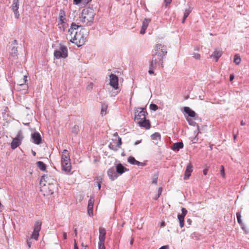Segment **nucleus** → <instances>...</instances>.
Segmentation results:
<instances>
[{"label": "nucleus", "mask_w": 249, "mask_h": 249, "mask_svg": "<svg viewBox=\"0 0 249 249\" xmlns=\"http://www.w3.org/2000/svg\"><path fill=\"white\" fill-rule=\"evenodd\" d=\"M208 169L207 168H205L203 171V174L204 175H206L208 173Z\"/></svg>", "instance_id": "obj_53"}, {"label": "nucleus", "mask_w": 249, "mask_h": 249, "mask_svg": "<svg viewBox=\"0 0 249 249\" xmlns=\"http://www.w3.org/2000/svg\"><path fill=\"white\" fill-rule=\"evenodd\" d=\"M69 161H71L70 153L67 150L65 149L62 153L61 161L67 162Z\"/></svg>", "instance_id": "obj_18"}, {"label": "nucleus", "mask_w": 249, "mask_h": 249, "mask_svg": "<svg viewBox=\"0 0 249 249\" xmlns=\"http://www.w3.org/2000/svg\"><path fill=\"white\" fill-rule=\"evenodd\" d=\"M151 139L156 141V143H158V141H160L161 135L158 132H155L151 136Z\"/></svg>", "instance_id": "obj_26"}, {"label": "nucleus", "mask_w": 249, "mask_h": 249, "mask_svg": "<svg viewBox=\"0 0 249 249\" xmlns=\"http://www.w3.org/2000/svg\"><path fill=\"white\" fill-rule=\"evenodd\" d=\"M93 87V83L92 82H90L87 86L88 90H91Z\"/></svg>", "instance_id": "obj_46"}, {"label": "nucleus", "mask_w": 249, "mask_h": 249, "mask_svg": "<svg viewBox=\"0 0 249 249\" xmlns=\"http://www.w3.org/2000/svg\"><path fill=\"white\" fill-rule=\"evenodd\" d=\"M246 123L243 121H241V125H245Z\"/></svg>", "instance_id": "obj_63"}, {"label": "nucleus", "mask_w": 249, "mask_h": 249, "mask_svg": "<svg viewBox=\"0 0 249 249\" xmlns=\"http://www.w3.org/2000/svg\"><path fill=\"white\" fill-rule=\"evenodd\" d=\"M74 234H75V235L76 236L77 235V229H76V228H74Z\"/></svg>", "instance_id": "obj_62"}, {"label": "nucleus", "mask_w": 249, "mask_h": 249, "mask_svg": "<svg viewBox=\"0 0 249 249\" xmlns=\"http://www.w3.org/2000/svg\"><path fill=\"white\" fill-rule=\"evenodd\" d=\"M79 131V126L78 125H75L72 128V133H73L74 134H77L78 132Z\"/></svg>", "instance_id": "obj_38"}, {"label": "nucleus", "mask_w": 249, "mask_h": 249, "mask_svg": "<svg viewBox=\"0 0 249 249\" xmlns=\"http://www.w3.org/2000/svg\"><path fill=\"white\" fill-rule=\"evenodd\" d=\"M129 170L124 167L121 163H119L116 165V172L117 174L122 175Z\"/></svg>", "instance_id": "obj_20"}, {"label": "nucleus", "mask_w": 249, "mask_h": 249, "mask_svg": "<svg viewBox=\"0 0 249 249\" xmlns=\"http://www.w3.org/2000/svg\"><path fill=\"white\" fill-rule=\"evenodd\" d=\"M193 172V166L190 162L189 163L186 168L185 171L184 179H187L191 176L192 172Z\"/></svg>", "instance_id": "obj_15"}, {"label": "nucleus", "mask_w": 249, "mask_h": 249, "mask_svg": "<svg viewBox=\"0 0 249 249\" xmlns=\"http://www.w3.org/2000/svg\"><path fill=\"white\" fill-rule=\"evenodd\" d=\"M236 217L238 223L241 225L242 228L243 229V226L244 225L243 223L241 220V215L240 213L237 212L236 213Z\"/></svg>", "instance_id": "obj_31"}, {"label": "nucleus", "mask_w": 249, "mask_h": 249, "mask_svg": "<svg viewBox=\"0 0 249 249\" xmlns=\"http://www.w3.org/2000/svg\"><path fill=\"white\" fill-rule=\"evenodd\" d=\"M99 241L105 242L106 234V230L105 228L100 227L99 229Z\"/></svg>", "instance_id": "obj_19"}, {"label": "nucleus", "mask_w": 249, "mask_h": 249, "mask_svg": "<svg viewBox=\"0 0 249 249\" xmlns=\"http://www.w3.org/2000/svg\"><path fill=\"white\" fill-rule=\"evenodd\" d=\"M31 138L33 142L36 144H39L41 142L40 134L38 132H35L31 134Z\"/></svg>", "instance_id": "obj_12"}, {"label": "nucleus", "mask_w": 249, "mask_h": 249, "mask_svg": "<svg viewBox=\"0 0 249 249\" xmlns=\"http://www.w3.org/2000/svg\"><path fill=\"white\" fill-rule=\"evenodd\" d=\"M53 193V191L52 190V189H50V191H49V194L52 195Z\"/></svg>", "instance_id": "obj_64"}, {"label": "nucleus", "mask_w": 249, "mask_h": 249, "mask_svg": "<svg viewBox=\"0 0 249 249\" xmlns=\"http://www.w3.org/2000/svg\"><path fill=\"white\" fill-rule=\"evenodd\" d=\"M36 165L37 167L42 171H44L46 170V164L43 163L42 161H38L36 162Z\"/></svg>", "instance_id": "obj_27"}, {"label": "nucleus", "mask_w": 249, "mask_h": 249, "mask_svg": "<svg viewBox=\"0 0 249 249\" xmlns=\"http://www.w3.org/2000/svg\"><path fill=\"white\" fill-rule=\"evenodd\" d=\"M74 249H78L75 240H74Z\"/></svg>", "instance_id": "obj_59"}, {"label": "nucleus", "mask_w": 249, "mask_h": 249, "mask_svg": "<svg viewBox=\"0 0 249 249\" xmlns=\"http://www.w3.org/2000/svg\"><path fill=\"white\" fill-rule=\"evenodd\" d=\"M220 174L221 176L223 178L225 177V171H224V168L223 165H221L220 166Z\"/></svg>", "instance_id": "obj_42"}, {"label": "nucleus", "mask_w": 249, "mask_h": 249, "mask_svg": "<svg viewBox=\"0 0 249 249\" xmlns=\"http://www.w3.org/2000/svg\"><path fill=\"white\" fill-rule=\"evenodd\" d=\"M187 213V211L184 208L181 209V213L178 215V219L179 223V226L181 228L184 227V217Z\"/></svg>", "instance_id": "obj_10"}, {"label": "nucleus", "mask_w": 249, "mask_h": 249, "mask_svg": "<svg viewBox=\"0 0 249 249\" xmlns=\"http://www.w3.org/2000/svg\"><path fill=\"white\" fill-rule=\"evenodd\" d=\"M157 181H158V178L156 177V178H154L152 179V183L153 184H157Z\"/></svg>", "instance_id": "obj_49"}, {"label": "nucleus", "mask_w": 249, "mask_h": 249, "mask_svg": "<svg viewBox=\"0 0 249 249\" xmlns=\"http://www.w3.org/2000/svg\"><path fill=\"white\" fill-rule=\"evenodd\" d=\"M151 20L150 19L145 18L142 22V27L145 28L147 29L148 25L150 22Z\"/></svg>", "instance_id": "obj_33"}, {"label": "nucleus", "mask_w": 249, "mask_h": 249, "mask_svg": "<svg viewBox=\"0 0 249 249\" xmlns=\"http://www.w3.org/2000/svg\"><path fill=\"white\" fill-rule=\"evenodd\" d=\"M241 58L238 54H236L234 55L233 62L236 65H239L241 63Z\"/></svg>", "instance_id": "obj_32"}, {"label": "nucleus", "mask_w": 249, "mask_h": 249, "mask_svg": "<svg viewBox=\"0 0 249 249\" xmlns=\"http://www.w3.org/2000/svg\"><path fill=\"white\" fill-rule=\"evenodd\" d=\"M94 202V198L93 196H90L88 201V213L89 216L93 215V207Z\"/></svg>", "instance_id": "obj_11"}, {"label": "nucleus", "mask_w": 249, "mask_h": 249, "mask_svg": "<svg viewBox=\"0 0 249 249\" xmlns=\"http://www.w3.org/2000/svg\"><path fill=\"white\" fill-rule=\"evenodd\" d=\"M107 108V107L106 106L102 107L101 111V114H102V115L106 114Z\"/></svg>", "instance_id": "obj_44"}, {"label": "nucleus", "mask_w": 249, "mask_h": 249, "mask_svg": "<svg viewBox=\"0 0 249 249\" xmlns=\"http://www.w3.org/2000/svg\"><path fill=\"white\" fill-rule=\"evenodd\" d=\"M19 8V2L13 1L12 9L13 11H17Z\"/></svg>", "instance_id": "obj_35"}, {"label": "nucleus", "mask_w": 249, "mask_h": 249, "mask_svg": "<svg viewBox=\"0 0 249 249\" xmlns=\"http://www.w3.org/2000/svg\"><path fill=\"white\" fill-rule=\"evenodd\" d=\"M149 108L151 110L156 111L158 109V106L154 104H151L149 106Z\"/></svg>", "instance_id": "obj_39"}, {"label": "nucleus", "mask_w": 249, "mask_h": 249, "mask_svg": "<svg viewBox=\"0 0 249 249\" xmlns=\"http://www.w3.org/2000/svg\"><path fill=\"white\" fill-rule=\"evenodd\" d=\"M59 51L63 55V58H65L68 56V49L64 45H60L59 47Z\"/></svg>", "instance_id": "obj_22"}, {"label": "nucleus", "mask_w": 249, "mask_h": 249, "mask_svg": "<svg viewBox=\"0 0 249 249\" xmlns=\"http://www.w3.org/2000/svg\"><path fill=\"white\" fill-rule=\"evenodd\" d=\"M234 75L233 74H231L230 76V80L231 81H232L233 79H234Z\"/></svg>", "instance_id": "obj_58"}, {"label": "nucleus", "mask_w": 249, "mask_h": 249, "mask_svg": "<svg viewBox=\"0 0 249 249\" xmlns=\"http://www.w3.org/2000/svg\"><path fill=\"white\" fill-rule=\"evenodd\" d=\"M17 43L16 40L12 44V47L10 51V55L13 57H16L18 54V50L17 47Z\"/></svg>", "instance_id": "obj_16"}, {"label": "nucleus", "mask_w": 249, "mask_h": 249, "mask_svg": "<svg viewBox=\"0 0 249 249\" xmlns=\"http://www.w3.org/2000/svg\"><path fill=\"white\" fill-rule=\"evenodd\" d=\"M27 81V77L26 76H24L23 79L22 81L20 82V84H19V86L21 87H23V89H26L27 88V85H26V83Z\"/></svg>", "instance_id": "obj_28"}, {"label": "nucleus", "mask_w": 249, "mask_h": 249, "mask_svg": "<svg viewBox=\"0 0 249 249\" xmlns=\"http://www.w3.org/2000/svg\"><path fill=\"white\" fill-rule=\"evenodd\" d=\"M95 13L91 7L84 8L79 17L80 20L87 26H90L93 22Z\"/></svg>", "instance_id": "obj_2"}, {"label": "nucleus", "mask_w": 249, "mask_h": 249, "mask_svg": "<svg viewBox=\"0 0 249 249\" xmlns=\"http://www.w3.org/2000/svg\"><path fill=\"white\" fill-rule=\"evenodd\" d=\"M23 139V136L21 132H18L16 137L13 140L11 146L12 149H15L20 144Z\"/></svg>", "instance_id": "obj_6"}, {"label": "nucleus", "mask_w": 249, "mask_h": 249, "mask_svg": "<svg viewBox=\"0 0 249 249\" xmlns=\"http://www.w3.org/2000/svg\"><path fill=\"white\" fill-rule=\"evenodd\" d=\"M222 54L221 51L215 50L211 55V57L215 59L216 61H217L218 59L221 57Z\"/></svg>", "instance_id": "obj_24"}, {"label": "nucleus", "mask_w": 249, "mask_h": 249, "mask_svg": "<svg viewBox=\"0 0 249 249\" xmlns=\"http://www.w3.org/2000/svg\"><path fill=\"white\" fill-rule=\"evenodd\" d=\"M192 10V8L191 7H189V8L185 9L183 17H184L185 18H187L191 12Z\"/></svg>", "instance_id": "obj_37"}, {"label": "nucleus", "mask_w": 249, "mask_h": 249, "mask_svg": "<svg viewBox=\"0 0 249 249\" xmlns=\"http://www.w3.org/2000/svg\"><path fill=\"white\" fill-rule=\"evenodd\" d=\"M159 249H169V246L165 245L161 247Z\"/></svg>", "instance_id": "obj_52"}, {"label": "nucleus", "mask_w": 249, "mask_h": 249, "mask_svg": "<svg viewBox=\"0 0 249 249\" xmlns=\"http://www.w3.org/2000/svg\"><path fill=\"white\" fill-rule=\"evenodd\" d=\"M92 0H83L84 2L86 3H88L90 2Z\"/></svg>", "instance_id": "obj_61"}, {"label": "nucleus", "mask_w": 249, "mask_h": 249, "mask_svg": "<svg viewBox=\"0 0 249 249\" xmlns=\"http://www.w3.org/2000/svg\"><path fill=\"white\" fill-rule=\"evenodd\" d=\"M54 56L57 59H59L60 58H63V55L62 53H60L59 50L55 51L54 52Z\"/></svg>", "instance_id": "obj_34"}, {"label": "nucleus", "mask_w": 249, "mask_h": 249, "mask_svg": "<svg viewBox=\"0 0 249 249\" xmlns=\"http://www.w3.org/2000/svg\"><path fill=\"white\" fill-rule=\"evenodd\" d=\"M172 1V0H164V2L165 3L166 5H167L168 4H170Z\"/></svg>", "instance_id": "obj_54"}, {"label": "nucleus", "mask_w": 249, "mask_h": 249, "mask_svg": "<svg viewBox=\"0 0 249 249\" xmlns=\"http://www.w3.org/2000/svg\"><path fill=\"white\" fill-rule=\"evenodd\" d=\"M109 85L114 89H117L119 88L118 77L114 74H111L109 75Z\"/></svg>", "instance_id": "obj_9"}, {"label": "nucleus", "mask_w": 249, "mask_h": 249, "mask_svg": "<svg viewBox=\"0 0 249 249\" xmlns=\"http://www.w3.org/2000/svg\"><path fill=\"white\" fill-rule=\"evenodd\" d=\"M154 69H150L148 71V73L150 74H154Z\"/></svg>", "instance_id": "obj_57"}, {"label": "nucleus", "mask_w": 249, "mask_h": 249, "mask_svg": "<svg viewBox=\"0 0 249 249\" xmlns=\"http://www.w3.org/2000/svg\"><path fill=\"white\" fill-rule=\"evenodd\" d=\"M192 221L190 218H188L187 219V223L188 224V225L190 226L192 225Z\"/></svg>", "instance_id": "obj_50"}, {"label": "nucleus", "mask_w": 249, "mask_h": 249, "mask_svg": "<svg viewBox=\"0 0 249 249\" xmlns=\"http://www.w3.org/2000/svg\"><path fill=\"white\" fill-rule=\"evenodd\" d=\"M63 239H64V240H66V239H67V233H66V232H64L63 233Z\"/></svg>", "instance_id": "obj_56"}, {"label": "nucleus", "mask_w": 249, "mask_h": 249, "mask_svg": "<svg viewBox=\"0 0 249 249\" xmlns=\"http://www.w3.org/2000/svg\"><path fill=\"white\" fill-rule=\"evenodd\" d=\"M195 134H196V136L193 138H191V142L193 143H196L197 142L198 138L197 137V135L198 134V132L195 131L194 132Z\"/></svg>", "instance_id": "obj_36"}, {"label": "nucleus", "mask_w": 249, "mask_h": 249, "mask_svg": "<svg viewBox=\"0 0 249 249\" xmlns=\"http://www.w3.org/2000/svg\"><path fill=\"white\" fill-rule=\"evenodd\" d=\"M183 147V143L182 142H176L173 144L172 146V150L174 151H178L180 149Z\"/></svg>", "instance_id": "obj_25"}, {"label": "nucleus", "mask_w": 249, "mask_h": 249, "mask_svg": "<svg viewBox=\"0 0 249 249\" xmlns=\"http://www.w3.org/2000/svg\"><path fill=\"white\" fill-rule=\"evenodd\" d=\"M41 228V222H36L34 225V231L32 234L31 238L35 239L36 240H38L39 236V232Z\"/></svg>", "instance_id": "obj_7"}, {"label": "nucleus", "mask_w": 249, "mask_h": 249, "mask_svg": "<svg viewBox=\"0 0 249 249\" xmlns=\"http://www.w3.org/2000/svg\"><path fill=\"white\" fill-rule=\"evenodd\" d=\"M139 125L141 127H144L146 129H149L150 128V123L148 120L144 119L141 121L137 122Z\"/></svg>", "instance_id": "obj_17"}, {"label": "nucleus", "mask_w": 249, "mask_h": 249, "mask_svg": "<svg viewBox=\"0 0 249 249\" xmlns=\"http://www.w3.org/2000/svg\"><path fill=\"white\" fill-rule=\"evenodd\" d=\"M141 141H142V140L137 141H136V142H135L134 144H135V145H137V144H138L140 143L141 142Z\"/></svg>", "instance_id": "obj_60"}, {"label": "nucleus", "mask_w": 249, "mask_h": 249, "mask_svg": "<svg viewBox=\"0 0 249 249\" xmlns=\"http://www.w3.org/2000/svg\"><path fill=\"white\" fill-rule=\"evenodd\" d=\"M81 27L72 22L71 24L70 28L68 30L67 38H69L70 41L76 44L78 47H80L84 44L87 40L88 32L85 29L78 32L77 30Z\"/></svg>", "instance_id": "obj_1"}, {"label": "nucleus", "mask_w": 249, "mask_h": 249, "mask_svg": "<svg viewBox=\"0 0 249 249\" xmlns=\"http://www.w3.org/2000/svg\"><path fill=\"white\" fill-rule=\"evenodd\" d=\"M167 53L166 46L161 44H156L152 50V55L155 62L161 61Z\"/></svg>", "instance_id": "obj_3"}, {"label": "nucleus", "mask_w": 249, "mask_h": 249, "mask_svg": "<svg viewBox=\"0 0 249 249\" xmlns=\"http://www.w3.org/2000/svg\"><path fill=\"white\" fill-rule=\"evenodd\" d=\"M105 242L99 241L98 242V249H106L105 245Z\"/></svg>", "instance_id": "obj_40"}, {"label": "nucleus", "mask_w": 249, "mask_h": 249, "mask_svg": "<svg viewBox=\"0 0 249 249\" xmlns=\"http://www.w3.org/2000/svg\"><path fill=\"white\" fill-rule=\"evenodd\" d=\"M114 137H115V138L113 139L112 140L113 143L110 142L109 144L108 147L112 150L117 151L119 148H120L122 144L121 138L118 137L117 133H115L114 134Z\"/></svg>", "instance_id": "obj_5"}, {"label": "nucleus", "mask_w": 249, "mask_h": 249, "mask_svg": "<svg viewBox=\"0 0 249 249\" xmlns=\"http://www.w3.org/2000/svg\"><path fill=\"white\" fill-rule=\"evenodd\" d=\"M159 61L155 62V58H153L149 61V69H155L156 67V64Z\"/></svg>", "instance_id": "obj_30"}, {"label": "nucleus", "mask_w": 249, "mask_h": 249, "mask_svg": "<svg viewBox=\"0 0 249 249\" xmlns=\"http://www.w3.org/2000/svg\"><path fill=\"white\" fill-rule=\"evenodd\" d=\"M146 30V28H143L142 27L141 30L140 31V34H144L145 32V30Z\"/></svg>", "instance_id": "obj_47"}, {"label": "nucleus", "mask_w": 249, "mask_h": 249, "mask_svg": "<svg viewBox=\"0 0 249 249\" xmlns=\"http://www.w3.org/2000/svg\"><path fill=\"white\" fill-rule=\"evenodd\" d=\"M13 11L14 14L15 18L17 19H18L19 17V12H18V10L17 11Z\"/></svg>", "instance_id": "obj_45"}, {"label": "nucleus", "mask_w": 249, "mask_h": 249, "mask_svg": "<svg viewBox=\"0 0 249 249\" xmlns=\"http://www.w3.org/2000/svg\"><path fill=\"white\" fill-rule=\"evenodd\" d=\"M139 109H141V110H137L138 113V114H136L135 117V121L136 123L139 121H141L142 120L145 119L146 116L147 114L146 109L145 108H140Z\"/></svg>", "instance_id": "obj_8"}, {"label": "nucleus", "mask_w": 249, "mask_h": 249, "mask_svg": "<svg viewBox=\"0 0 249 249\" xmlns=\"http://www.w3.org/2000/svg\"><path fill=\"white\" fill-rule=\"evenodd\" d=\"M192 55L193 57L196 60H199L200 59V54L197 53H194Z\"/></svg>", "instance_id": "obj_41"}, {"label": "nucleus", "mask_w": 249, "mask_h": 249, "mask_svg": "<svg viewBox=\"0 0 249 249\" xmlns=\"http://www.w3.org/2000/svg\"><path fill=\"white\" fill-rule=\"evenodd\" d=\"M187 120L189 124L195 126L196 123L191 119H187Z\"/></svg>", "instance_id": "obj_43"}, {"label": "nucleus", "mask_w": 249, "mask_h": 249, "mask_svg": "<svg viewBox=\"0 0 249 249\" xmlns=\"http://www.w3.org/2000/svg\"><path fill=\"white\" fill-rule=\"evenodd\" d=\"M161 191H162V189L161 188H159V190H158V196H157V198L159 197L160 196V195L161 193Z\"/></svg>", "instance_id": "obj_55"}, {"label": "nucleus", "mask_w": 249, "mask_h": 249, "mask_svg": "<svg viewBox=\"0 0 249 249\" xmlns=\"http://www.w3.org/2000/svg\"><path fill=\"white\" fill-rule=\"evenodd\" d=\"M62 170L66 174H69L71 169V161L67 162L61 161Z\"/></svg>", "instance_id": "obj_13"}, {"label": "nucleus", "mask_w": 249, "mask_h": 249, "mask_svg": "<svg viewBox=\"0 0 249 249\" xmlns=\"http://www.w3.org/2000/svg\"><path fill=\"white\" fill-rule=\"evenodd\" d=\"M128 162L132 164V165H142L143 163L142 162H139L136 160V159L131 156H130L128 158Z\"/></svg>", "instance_id": "obj_23"}, {"label": "nucleus", "mask_w": 249, "mask_h": 249, "mask_svg": "<svg viewBox=\"0 0 249 249\" xmlns=\"http://www.w3.org/2000/svg\"><path fill=\"white\" fill-rule=\"evenodd\" d=\"M96 180V182L97 183L98 189L100 190L101 189V185L103 180V178L101 176L97 177L95 179Z\"/></svg>", "instance_id": "obj_29"}, {"label": "nucleus", "mask_w": 249, "mask_h": 249, "mask_svg": "<svg viewBox=\"0 0 249 249\" xmlns=\"http://www.w3.org/2000/svg\"><path fill=\"white\" fill-rule=\"evenodd\" d=\"M107 175L109 178L112 180H114L118 177L117 173L116 172L113 167L110 168L108 170Z\"/></svg>", "instance_id": "obj_14"}, {"label": "nucleus", "mask_w": 249, "mask_h": 249, "mask_svg": "<svg viewBox=\"0 0 249 249\" xmlns=\"http://www.w3.org/2000/svg\"><path fill=\"white\" fill-rule=\"evenodd\" d=\"M82 0H73V3L75 4H79L80 3H81Z\"/></svg>", "instance_id": "obj_51"}, {"label": "nucleus", "mask_w": 249, "mask_h": 249, "mask_svg": "<svg viewBox=\"0 0 249 249\" xmlns=\"http://www.w3.org/2000/svg\"><path fill=\"white\" fill-rule=\"evenodd\" d=\"M118 93V91L116 92H112L111 93L110 96L111 97H115L116 95H117Z\"/></svg>", "instance_id": "obj_48"}, {"label": "nucleus", "mask_w": 249, "mask_h": 249, "mask_svg": "<svg viewBox=\"0 0 249 249\" xmlns=\"http://www.w3.org/2000/svg\"><path fill=\"white\" fill-rule=\"evenodd\" d=\"M183 110L186 114L188 115V116L191 117H194L196 115V112L194 110H192L189 107H184Z\"/></svg>", "instance_id": "obj_21"}, {"label": "nucleus", "mask_w": 249, "mask_h": 249, "mask_svg": "<svg viewBox=\"0 0 249 249\" xmlns=\"http://www.w3.org/2000/svg\"><path fill=\"white\" fill-rule=\"evenodd\" d=\"M57 26L59 29L63 31H64L68 26V25L67 23L65 12L62 9L60 10L59 13L58 22Z\"/></svg>", "instance_id": "obj_4"}]
</instances>
